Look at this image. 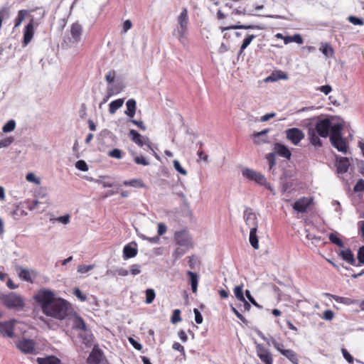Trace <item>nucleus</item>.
<instances>
[{
	"label": "nucleus",
	"mask_w": 364,
	"mask_h": 364,
	"mask_svg": "<svg viewBox=\"0 0 364 364\" xmlns=\"http://www.w3.org/2000/svg\"><path fill=\"white\" fill-rule=\"evenodd\" d=\"M187 275L189 277L191 289L193 293L197 291L198 284V275L191 271L187 272Z\"/></svg>",
	"instance_id": "7c9ffc66"
},
{
	"label": "nucleus",
	"mask_w": 364,
	"mask_h": 364,
	"mask_svg": "<svg viewBox=\"0 0 364 364\" xmlns=\"http://www.w3.org/2000/svg\"><path fill=\"white\" fill-rule=\"evenodd\" d=\"M123 104L124 99L122 98L117 99L111 102L109 105V112L111 114H114L117 109L122 107Z\"/></svg>",
	"instance_id": "2f4dec72"
},
{
	"label": "nucleus",
	"mask_w": 364,
	"mask_h": 364,
	"mask_svg": "<svg viewBox=\"0 0 364 364\" xmlns=\"http://www.w3.org/2000/svg\"><path fill=\"white\" fill-rule=\"evenodd\" d=\"M238 308L242 311H249L251 309V305L245 299L243 301H240L238 304Z\"/></svg>",
	"instance_id": "5fc2aeb1"
},
{
	"label": "nucleus",
	"mask_w": 364,
	"mask_h": 364,
	"mask_svg": "<svg viewBox=\"0 0 364 364\" xmlns=\"http://www.w3.org/2000/svg\"><path fill=\"white\" fill-rule=\"evenodd\" d=\"M331 143L332 146L336 149L338 151L346 153L347 146L345 140L343 136L341 137H335L334 139H330Z\"/></svg>",
	"instance_id": "5701e85b"
},
{
	"label": "nucleus",
	"mask_w": 364,
	"mask_h": 364,
	"mask_svg": "<svg viewBox=\"0 0 364 364\" xmlns=\"http://www.w3.org/2000/svg\"><path fill=\"white\" fill-rule=\"evenodd\" d=\"M230 309L238 319H240L244 323H247V320L245 319V318L239 312V311L235 307H234L233 306H230Z\"/></svg>",
	"instance_id": "69168bd1"
},
{
	"label": "nucleus",
	"mask_w": 364,
	"mask_h": 364,
	"mask_svg": "<svg viewBox=\"0 0 364 364\" xmlns=\"http://www.w3.org/2000/svg\"><path fill=\"white\" fill-rule=\"evenodd\" d=\"M38 26V23L35 21L33 17H32L28 22V23L25 26L23 29V36L22 41V47H26L28 43L32 41L34 33H35V27Z\"/></svg>",
	"instance_id": "20e7f679"
},
{
	"label": "nucleus",
	"mask_w": 364,
	"mask_h": 364,
	"mask_svg": "<svg viewBox=\"0 0 364 364\" xmlns=\"http://www.w3.org/2000/svg\"><path fill=\"white\" fill-rule=\"evenodd\" d=\"M274 152L287 159H290L291 156L290 150L285 145L278 142L275 143L274 145Z\"/></svg>",
	"instance_id": "a211bd4d"
},
{
	"label": "nucleus",
	"mask_w": 364,
	"mask_h": 364,
	"mask_svg": "<svg viewBox=\"0 0 364 364\" xmlns=\"http://www.w3.org/2000/svg\"><path fill=\"white\" fill-rule=\"evenodd\" d=\"M289 76L287 73L282 70H276L271 73L266 79V81L275 82L279 80H288Z\"/></svg>",
	"instance_id": "393cba45"
},
{
	"label": "nucleus",
	"mask_w": 364,
	"mask_h": 364,
	"mask_svg": "<svg viewBox=\"0 0 364 364\" xmlns=\"http://www.w3.org/2000/svg\"><path fill=\"white\" fill-rule=\"evenodd\" d=\"M270 343L272 344V346L282 354V352L283 350H286V349H284V344L282 343H279L276 341L275 338H271L270 339Z\"/></svg>",
	"instance_id": "864d4df0"
},
{
	"label": "nucleus",
	"mask_w": 364,
	"mask_h": 364,
	"mask_svg": "<svg viewBox=\"0 0 364 364\" xmlns=\"http://www.w3.org/2000/svg\"><path fill=\"white\" fill-rule=\"evenodd\" d=\"M318 133L313 129V128H309L308 129V138L310 143L316 148L318 149L322 146V142L318 137Z\"/></svg>",
	"instance_id": "aec40b11"
},
{
	"label": "nucleus",
	"mask_w": 364,
	"mask_h": 364,
	"mask_svg": "<svg viewBox=\"0 0 364 364\" xmlns=\"http://www.w3.org/2000/svg\"><path fill=\"white\" fill-rule=\"evenodd\" d=\"M331 127V120L328 118H324L318 119L316 122L315 127L313 128V129H315L319 136L326 138L329 135Z\"/></svg>",
	"instance_id": "423d86ee"
},
{
	"label": "nucleus",
	"mask_w": 364,
	"mask_h": 364,
	"mask_svg": "<svg viewBox=\"0 0 364 364\" xmlns=\"http://www.w3.org/2000/svg\"><path fill=\"white\" fill-rule=\"evenodd\" d=\"M286 137L294 145H298L304 138V132L299 128H290L286 130Z\"/></svg>",
	"instance_id": "6e6552de"
},
{
	"label": "nucleus",
	"mask_w": 364,
	"mask_h": 364,
	"mask_svg": "<svg viewBox=\"0 0 364 364\" xmlns=\"http://www.w3.org/2000/svg\"><path fill=\"white\" fill-rule=\"evenodd\" d=\"M355 192L364 191V180L359 179L353 188Z\"/></svg>",
	"instance_id": "e2e57ef3"
},
{
	"label": "nucleus",
	"mask_w": 364,
	"mask_h": 364,
	"mask_svg": "<svg viewBox=\"0 0 364 364\" xmlns=\"http://www.w3.org/2000/svg\"><path fill=\"white\" fill-rule=\"evenodd\" d=\"M116 77V72L114 70H110L105 76V79L108 83H112L114 81Z\"/></svg>",
	"instance_id": "774afa93"
},
{
	"label": "nucleus",
	"mask_w": 364,
	"mask_h": 364,
	"mask_svg": "<svg viewBox=\"0 0 364 364\" xmlns=\"http://www.w3.org/2000/svg\"><path fill=\"white\" fill-rule=\"evenodd\" d=\"M230 29H261V27L256 25H241L238 23L237 25L222 28L223 31Z\"/></svg>",
	"instance_id": "473e14b6"
},
{
	"label": "nucleus",
	"mask_w": 364,
	"mask_h": 364,
	"mask_svg": "<svg viewBox=\"0 0 364 364\" xmlns=\"http://www.w3.org/2000/svg\"><path fill=\"white\" fill-rule=\"evenodd\" d=\"M137 253V244L135 242H132L124 247L122 257L126 260L134 257Z\"/></svg>",
	"instance_id": "2eb2a0df"
},
{
	"label": "nucleus",
	"mask_w": 364,
	"mask_h": 364,
	"mask_svg": "<svg viewBox=\"0 0 364 364\" xmlns=\"http://www.w3.org/2000/svg\"><path fill=\"white\" fill-rule=\"evenodd\" d=\"M242 175L249 181H255L259 185L264 186L266 184L265 176L253 169L245 168L242 171Z\"/></svg>",
	"instance_id": "39448f33"
},
{
	"label": "nucleus",
	"mask_w": 364,
	"mask_h": 364,
	"mask_svg": "<svg viewBox=\"0 0 364 364\" xmlns=\"http://www.w3.org/2000/svg\"><path fill=\"white\" fill-rule=\"evenodd\" d=\"M41 204V203H40L38 200H34L27 206V208L29 209L30 210H33L35 209H39V211H43L46 208V206H44L40 209L39 205Z\"/></svg>",
	"instance_id": "49530a36"
},
{
	"label": "nucleus",
	"mask_w": 364,
	"mask_h": 364,
	"mask_svg": "<svg viewBox=\"0 0 364 364\" xmlns=\"http://www.w3.org/2000/svg\"><path fill=\"white\" fill-rule=\"evenodd\" d=\"M173 240L175 243L186 248H193V242L191 236L187 229L176 231L174 233Z\"/></svg>",
	"instance_id": "7ed1b4c3"
},
{
	"label": "nucleus",
	"mask_w": 364,
	"mask_h": 364,
	"mask_svg": "<svg viewBox=\"0 0 364 364\" xmlns=\"http://www.w3.org/2000/svg\"><path fill=\"white\" fill-rule=\"evenodd\" d=\"M75 167L82 171H87L88 170V166L84 160L77 161L75 164Z\"/></svg>",
	"instance_id": "13d9d810"
},
{
	"label": "nucleus",
	"mask_w": 364,
	"mask_h": 364,
	"mask_svg": "<svg viewBox=\"0 0 364 364\" xmlns=\"http://www.w3.org/2000/svg\"><path fill=\"white\" fill-rule=\"evenodd\" d=\"M16 127V122L14 119L8 121L3 127L2 130L4 132L7 133L12 132Z\"/></svg>",
	"instance_id": "a18cd8bd"
},
{
	"label": "nucleus",
	"mask_w": 364,
	"mask_h": 364,
	"mask_svg": "<svg viewBox=\"0 0 364 364\" xmlns=\"http://www.w3.org/2000/svg\"><path fill=\"white\" fill-rule=\"evenodd\" d=\"M73 327L74 329H79L82 331L87 330L86 323L80 316H76L74 318Z\"/></svg>",
	"instance_id": "f704fd0d"
},
{
	"label": "nucleus",
	"mask_w": 364,
	"mask_h": 364,
	"mask_svg": "<svg viewBox=\"0 0 364 364\" xmlns=\"http://www.w3.org/2000/svg\"><path fill=\"white\" fill-rule=\"evenodd\" d=\"M349 22L356 26H363L364 25V20L361 18H358L355 16H350L348 18Z\"/></svg>",
	"instance_id": "de8ad7c7"
},
{
	"label": "nucleus",
	"mask_w": 364,
	"mask_h": 364,
	"mask_svg": "<svg viewBox=\"0 0 364 364\" xmlns=\"http://www.w3.org/2000/svg\"><path fill=\"white\" fill-rule=\"evenodd\" d=\"M282 355L287 358L294 364H298V357L296 353L292 350H286L282 352Z\"/></svg>",
	"instance_id": "72a5a7b5"
},
{
	"label": "nucleus",
	"mask_w": 364,
	"mask_h": 364,
	"mask_svg": "<svg viewBox=\"0 0 364 364\" xmlns=\"http://www.w3.org/2000/svg\"><path fill=\"white\" fill-rule=\"evenodd\" d=\"M342 129L343 125L340 123H336L334 124H331V127L330 129V139L335 137H341L342 136Z\"/></svg>",
	"instance_id": "c756f323"
},
{
	"label": "nucleus",
	"mask_w": 364,
	"mask_h": 364,
	"mask_svg": "<svg viewBox=\"0 0 364 364\" xmlns=\"http://www.w3.org/2000/svg\"><path fill=\"white\" fill-rule=\"evenodd\" d=\"M129 136L135 144H136L139 146L146 145L149 149H151L149 139L147 136H142L136 130L131 129L129 132Z\"/></svg>",
	"instance_id": "1a4fd4ad"
},
{
	"label": "nucleus",
	"mask_w": 364,
	"mask_h": 364,
	"mask_svg": "<svg viewBox=\"0 0 364 364\" xmlns=\"http://www.w3.org/2000/svg\"><path fill=\"white\" fill-rule=\"evenodd\" d=\"M130 273L135 276L141 273V265L134 264L130 266Z\"/></svg>",
	"instance_id": "0e129e2a"
},
{
	"label": "nucleus",
	"mask_w": 364,
	"mask_h": 364,
	"mask_svg": "<svg viewBox=\"0 0 364 364\" xmlns=\"http://www.w3.org/2000/svg\"><path fill=\"white\" fill-rule=\"evenodd\" d=\"M36 343L31 339H26L20 341L16 347L23 353L32 354L35 351Z\"/></svg>",
	"instance_id": "9b49d317"
},
{
	"label": "nucleus",
	"mask_w": 364,
	"mask_h": 364,
	"mask_svg": "<svg viewBox=\"0 0 364 364\" xmlns=\"http://www.w3.org/2000/svg\"><path fill=\"white\" fill-rule=\"evenodd\" d=\"M16 321L11 320L9 321H0V333L8 338H13L14 336V329Z\"/></svg>",
	"instance_id": "9d476101"
},
{
	"label": "nucleus",
	"mask_w": 364,
	"mask_h": 364,
	"mask_svg": "<svg viewBox=\"0 0 364 364\" xmlns=\"http://www.w3.org/2000/svg\"><path fill=\"white\" fill-rule=\"evenodd\" d=\"M124 186H130L135 188H143L144 184L141 179H132L129 181H124L123 182Z\"/></svg>",
	"instance_id": "4c0bfd02"
},
{
	"label": "nucleus",
	"mask_w": 364,
	"mask_h": 364,
	"mask_svg": "<svg viewBox=\"0 0 364 364\" xmlns=\"http://www.w3.org/2000/svg\"><path fill=\"white\" fill-rule=\"evenodd\" d=\"M115 94L114 92V89L112 86H109L107 87V92L106 96L103 98V100L101 101V102L99 105V107L101 108L102 105L105 104L108 100Z\"/></svg>",
	"instance_id": "37998d69"
},
{
	"label": "nucleus",
	"mask_w": 364,
	"mask_h": 364,
	"mask_svg": "<svg viewBox=\"0 0 364 364\" xmlns=\"http://www.w3.org/2000/svg\"><path fill=\"white\" fill-rule=\"evenodd\" d=\"M257 228H251L250 231L249 240L251 246L255 249H259V241L257 235Z\"/></svg>",
	"instance_id": "c85d7f7f"
},
{
	"label": "nucleus",
	"mask_w": 364,
	"mask_h": 364,
	"mask_svg": "<svg viewBox=\"0 0 364 364\" xmlns=\"http://www.w3.org/2000/svg\"><path fill=\"white\" fill-rule=\"evenodd\" d=\"M325 295L326 296L331 297L338 303L343 304L347 306L358 304V300L353 299L348 297L339 296L337 295L331 294L329 293H326Z\"/></svg>",
	"instance_id": "b1692460"
},
{
	"label": "nucleus",
	"mask_w": 364,
	"mask_h": 364,
	"mask_svg": "<svg viewBox=\"0 0 364 364\" xmlns=\"http://www.w3.org/2000/svg\"><path fill=\"white\" fill-rule=\"evenodd\" d=\"M188 30H181V28H176L173 33V35L178 40L180 43L184 48H186L189 43L188 38Z\"/></svg>",
	"instance_id": "f3484780"
},
{
	"label": "nucleus",
	"mask_w": 364,
	"mask_h": 364,
	"mask_svg": "<svg viewBox=\"0 0 364 364\" xmlns=\"http://www.w3.org/2000/svg\"><path fill=\"white\" fill-rule=\"evenodd\" d=\"M28 14V10L23 9V10L18 11L17 16L16 17V18L14 20V28H17L21 24V23L23 22L26 16Z\"/></svg>",
	"instance_id": "c9c22d12"
},
{
	"label": "nucleus",
	"mask_w": 364,
	"mask_h": 364,
	"mask_svg": "<svg viewBox=\"0 0 364 364\" xmlns=\"http://www.w3.org/2000/svg\"><path fill=\"white\" fill-rule=\"evenodd\" d=\"M82 33V26L78 22L73 23L70 28L71 37L68 38L69 41L73 44L77 43L81 39Z\"/></svg>",
	"instance_id": "ddd939ff"
},
{
	"label": "nucleus",
	"mask_w": 364,
	"mask_h": 364,
	"mask_svg": "<svg viewBox=\"0 0 364 364\" xmlns=\"http://www.w3.org/2000/svg\"><path fill=\"white\" fill-rule=\"evenodd\" d=\"M73 294L81 301H85L87 300V296L82 292L79 288H75L73 291Z\"/></svg>",
	"instance_id": "680f3d73"
},
{
	"label": "nucleus",
	"mask_w": 364,
	"mask_h": 364,
	"mask_svg": "<svg viewBox=\"0 0 364 364\" xmlns=\"http://www.w3.org/2000/svg\"><path fill=\"white\" fill-rule=\"evenodd\" d=\"M156 296L155 291L153 289H148L146 290V300L147 304H151Z\"/></svg>",
	"instance_id": "a19ab883"
},
{
	"label": "nucleus",
	"mask_w": 364,
	"mask_h": 364,
	"mask_svg": "<svg viewBox=\"0 0 364 364\" xmlns=\"http://www.w3.org/2000/svg\"><path fill=\"white\" fill-rule=\"evenodd\" d=\"M234 294L236 297V299L240 301H243L245 298L244 296V292H243V285H239L236 286L234 288Z\"/></svg>",
	"instance_id": "58836bf2"
},
{
	"label": "nucleus",
	"mask_w": 364,
	"mask_h": 364,
	"mask_svg": "<svg viewBox=\"0 0 364 364\" xmlns=\"http://www.w3.org/2000/svg\"><path fill=\"white\" fill-rule=\"evenodd\" d=\"M181 321V311L179 309H175L173 311L172 316L171 318V321L172 323H176Z\"/></svg>",
	"instance_id": "8fccbe9b"
},
{
	"label": "nucleus",
	"mask_w": 364,
	"mask_h": 364,
	"mask_svg": "<svg viewBox=\"0 0 364 364\" xmlns=\"http://www.w3.org/2000/svg\"><path fill=\"white\" fill-rule=\"evenodd\" d=\"M336 168L338 173H345L350 166V161L346 157H341L336 160Z\"/></svg>",
	"instance_id": "412c9836"
},
{
	"label": "nucleus",
	"mask_w": 364,
	"mask_h": 364,
	"mask_svg": "<svg viewBox=\"0 0 364 364\" xmlns=\"http://www.w3.org/2000/svg\"><path fill=\"white\" fill-rule=\"evenodd\" d=\"M312 199L303 197L294 202L293 204V208L298 213H304L307 211V209L311 205Z\"/></svg>",
	"instance_id": "f8f14e48"
},
{
	"label": "nucleus",
	"mask_w": 364,
	"mask_h": 364,
	"mask_svg": "<svg viewBox=\"0 0 364 364\" xmlns=\"http://www.w3.org/2000/svg\"><path fill=\"white\" fill-rule=\"evenodd\" d=\"M108 155L110 157H112V158H114V159H120L122 158V152L119 149H112V151H110L108 153Z\"/></svg>",
	"instance_id": "4d7b16f0"
},
{
	"label": "nucleus",
	"mask_w": 364,
	"mask_h": 364,
	"mask_svg": "<svg viewBox=\"0 0 364 364\" xmlns=\"http://www.w3.org/2000/svg\"><path fill=\"white\" fill-rule=\"evenodd\" d=\"M338 255L342 258L343 260H344L349 264L355 267H359V264H357L353 252L350 250V249L346 248L341 250L338 252Z\"/></svg>",
	"instance_id": "dca6fc26"
},
{
	"label": "nucleus",
	"mask_w": 364,
	"mask_h": 364,
	"mask_svg": "<svg viewBox=\"0 0 364 364\" xmlns=\"http://www.w3.org/2000/svg\"><path fill=\"white\" fill-rule=\"evenodd\" d=\"M256 37V36L253 34H248L246 38L243 40V42L241 45L242 50H245L252 42V41Z\"/></svg>",
	"instance_id": "3c124183"
},
{
	"label": "nucleus",
	"mask_w": 364,
	"mask_h": 364,
	"mask_svg": "<svg viewBox=\"0 0 364 364\" xmlns=\"http://www.w3.org/2000/svg\"><path fill=\"white\" fill-rule=\"evenodd\" d=\"M341 352L343 358L347 360V362L352 364L354 361V358L346 348H342Z\"/></svg>",
	"instance_id": "bf43d9fd"
},
{
	"label": "nucleus",
	"mask_w": 364,
	"mask_h": 364,
	"mask_svg": "<svg viewBox=\"0 0 364 364\" xmlns=\"http://www.w3.org/2000/svg\"><path fill=\"white\" fill-rule=\"evenodd\" d=\"M173 167L174 168L182 175H186L187 171L181 166L180 162L178 160L173 161Z\"/></svg>",
	"instance_id": "052dcab7"
},
{
	"label": "nucleus",
	"mask_w": 364,
	"mask_h": 364,
	"mask_svg": "<svg viewBox=\"0 0 364 364\" xmlns=\"http://www.w3.org/2000/svg\"><path fill=\"white\" fill-rule=\"evenodd\" d=\"M3 304L8 309H23L24 303L21 297L14 292L1 296Z\"/></svg>",
	"instance_id": "f03ea898"
},
{
	"label": "nucleus",
	"mask_w": 364,
	"mask_h": 364,
	"mask_svg": "<svg viewBox=\"0 0 364 364\" xmlns=\"http://www.w3.org/2000/svg\"><path fill=\"white\" fill-rule=\"evenodd\" d=\"M103 353L101 350L93 348L87 358L89 364H100L102 358Z\"/></svg>",
	"instance_id": "4be33fe9"
},
{
	"label": "nucleus",
	"mask_w": 364,
	"mask_h": 364,
	"mask_svg": "<svg viewBox=\"0 0 364 364\" xmlns=\"http://www.w3.org/2000/svg\"><path fill=\"white\" fill-rule=\"evenodd\" d=\"M320 50L322 52V53L328 57V56H332L333 55V48L329 46L328 44H325V45H323L321 48H320Z\"/></svg>",
	"instance_id": "79ce46f5"
},
{
	"label": "nucleus",
	"mask_w": 364,
	"mask_h": 364,
	"mask_svg": "<svg viewBox=\"0 0 364 364\" xmlns=\"http://www.w3.org/2000/svg\"><path fill=\"white\" fill-rule=\"evenodd\" d=\"M1 136H3V134L0 133V137ZM13 141L14 138L12 136L0 139V149L9 146L10 144L13 143Z\"/></svg>",
	"instance_id": "c03bdc74"
},
{
	"label": "nucleus",
	"mask_w": 364,
	"mask_h": 364,
	"mask_svg": "<svg viewBox=\"0 0 364 364\" xmlns=\"http://www.w3.org/2000/svg\"><path fill=\"white\" fill-rule=\"evenodd\" d=\"M357 258L358 260V263L357 264H359L360 266L361 264H364V246H361L359 247L357 253Z\"/></svg>",
	"instance_id": "09e8293b"
},
{
	"label": "nucleus",
	"mask_w": 364,
	"mask_h": 364,
	"mask_svg": "<svg viewBox=\"0 0 364 364\" xmlns=\"http://www.w3.org/2000/svg\"><path fill=\"white\" fill-rule=\"evenodd\" d=\"M134 162L136 164H141L143 166H148L149 165V162L144 157V156H136L134 158Z\"/></svg>",
	"instance_id": "338daca9"
},
{
	"label": "nucleus",
	"mask_w": 364,
	"mask_h": 364,
	"mask_svg": "<svg viewBox=\"0 0 364 364\" xmlns=\"http://www.w3.org/2000/svg\"><path fill=\"white\" fill-rule=\"evenodd\" d=\"M191 248H186L184 247L178 246L176 247L173 252V257L175 259H178L181 258L183 255H184L188 250Z\"/></svg>",
	"instance_id": "e433bc0d"
},
{
	"label": "nucleus",
	"mask_w": 364,
	"mask_h": 364,
	"mask_svg": "<svg viewBox=\"0 0 364 364\" xmlns=\"http://www.w3.org/2000/svg\"><path fill=\"white\" fill-rule=\"evenodd\" d=\"M126 106L127 110L125 111V114L130 118L134 117L136 108V100L134 99L128 100L127 102H126Z\"/></svg>",
	"instance_id": "bb28decb"
},
{
	"label": "nucleus",
	"mask_w": 364,
	"mask_h": 364,
	"mask_svg": "<svg viewBox=\"0 0 364 364\" xmlns=\"http://www.w3.org/2000/svg\"><path fill=\"white\" fill-rule=\"evenodd\" d=\"M188 14L186 8H183L178 18V26L176 28L181 30H188Z\"/></svg>",
	"instance_id": "6ab92c4d"
},
{
	"label": "nucleus",
	"mask_w": 364,
	"mask_h": 364,
	"mask_svg": "<svg viewBox=\"0 0 364 364\" xmlns=\"http://www.w3.org/2000/svg\"><path fill=\"white\" fill-rule=\"evenodd\" d=\"M266 159L268 161L269 168H272L276 164L274 152H271L267 154Z\"/></svg>",
	"instance_id": "603ef678"
},
{
	"label": "nucleus",
	"mask_w": 364,
	"mask_h": 364,
	"mask_svg": "<svg viewBox=\"0 0 364 364\" xmlns=\"http://www.w3.org/2000/svg\"><path fill=\"white\" fill-rule=\"evenodd\" d=\"M328 239L331 241V242L336 245L339 247H344L343 241L338 237L337 233H331L328 236Z\"/></svg>",
	"instance_id": "ea45409f"
},
{
	"label": "nucleus",
	"mask_w": 364,
	"mask_h": 364,
	"mask_svg": "<svg viewBox=\"0 0 364 364\" xmlns=\"http://www.w3.org/2000/svg\"><path fill=\"white\" fill-rule=\"evenodd\" d=\"M18 271V277L23 281L33 283V279L31 277V272L34 273L33 271L30 272L28 269L22 268L21 267H17Z\"/></svg>",
	"instance_id": "a878e982"
},
{
	"label": "nucleus",
	"mask_w": 364,
	"mask_h": 364,
	"mask_svg": "<svg viewBox=\"0 0 364 364\" xmlns=\"http://www.w3.org/2000/svg\"><path fill=\"white\" fill-rule=\"evenodd\" d=\"M95 267L94 264H90V265H80L77 267V272L81 274H85L88 272L89 271L93 269Z\"/></svg>",
	"instance_id": "6e6d98bb"
},
{
	"label": "nucleus",
	"mask_w": 364,
	"mask_h": 364,
	"mask_svg": "<svg viewBox=\"0 0 364 364\" xmlns=\"http://www.w3.org/2000/svg\"><path fill=\"white\" fill-rule=\"evenodd\" d=\"M256 353L264 364H273V358L271 352L262 344L255 342Z\"/></svg>",
	"instance_id": "0eeeda50"
},
{
	"label": "nucleus",
	"mask_w": 364,
	"mask_h": 364,
	"mask_svg": "<svg viewBox=\"0 0 364 364\" xmlns=\"http://www.w3.org/2000/svg\"><path fill=\"white\" fill-rule=\"evenodd\" d=\"M33 298L41 306L45 315L59 320L64 319L71 309L68 301L55 297V291L48 289H39Z\"/></svg>",
	"instance_id": "f257e3e1"
},
{
	"label": "nucleus",
	"mask_w": 364,
	"mask_h": 364,
	"mask_svg": "<svg viewBox=\"0 0 364 364\" xmlns=\"http://www.w3.org/2000/svg\"><path fill=\"white\" fill-rule=\"evenodd\" d=\"M36 362L38 364H61L60 360L53 355L46 358H37Z\"/></svg>",
	"instance_id": "cd10ccee"
},
{
	"label": "nucleus",
	"mask_w": 364,
	"mask_h": 364,
	"mask_svg": "<svg viewBox=\"0 0 364 364\" xmlns=\"http://www.w3.org/2000/svg\"><path fill=\"white\" fill-rule=\"evenodd\" d=\"M243 218L247 226L251 228H257L258 222L255 213L252 211L250 208H246L244 211Z\"/></svg>",
	"instance_id": "4468645a"
}]
</instances>
